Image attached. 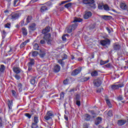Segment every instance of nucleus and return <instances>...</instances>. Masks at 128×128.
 <instances>
[{"instance_id":"nucleus-1","label":"nucleus","mask_w":128,"mask_h":128,"mask_svg":"<svg viewBox=\"0 0 128 128\" xmlns=\"http://www.w3.org/2000/svg\"><path fill=\"white\" fill-rule=\"evenodd\" d=\"M78 27V24H73L72 26L67 27L66 30V32L68 34H70L72 30H74L75 28Z\"/></svg>"},{"instance_id":"nucleus-2","label":"nucleus","mask_w":128,"mask_h":128,"mask_svg":"<svg viewBox=\"0 0 128 128\" xmlns=\"http://www.w3.org/2000/svg\"><path fill=\"white\" fill-rule=\"evenodd\" d=\"M82 66H80L73 70L71 74L72 76H78V74H80V72L82 70Z\"/></svg>"},{"instance_id":"nucleus-3","label":"nucleus","mask_w":128,"mask_h":128,"mask_svg":"<svg viewBox=\"0 0 128 128\" xmlns=\"http://www.w3.org/2000/svg\"><path fill=\"white\" fill-rule=\"evenodd\" d=\"M82 2L84 4H86V6H92L94 2V0H83Z\"/></svg>"},{"instance_id":"nucleus-4","label":"nucleus","mask_w":128,"mask_h":128,"mask_svg":"<svg viewBox=\"0 0 128 128\" xmlns=\"http://www.w3.org/2000/svg\"><path fill=\"white\" fill-rule=\"evenodd\" d=\"M100 44L103 46H110V40L109 39L102 40L100 42Z\"/></svg>"},{"instance_id":"nucleus-5","label":"nucleus","mask_w":128,"mask_h":128,"mask_svg":"<svg viewBox=\"0 0 128 128\" xmlns=\"http://www.w3.org/2000/svg\"><path fill=\"white\" fill-rule=\"evenodd\" d=\"M36 25L34 23H32L30 24V25L28 27V30L30 32H32L34 30H36Z\"/></svg>"},{"instance_id":"nucleus-6","label":"nucleus","mask_w":128,"mask_h":128,"mask_svg":"<svg viewBox=\"0 0 128 128\" xmlns=\"http://www.w3.org/2000/svg\"><path fill=\"white\" fill-rule=\"evenodd\" d=\"M92 16V12H88L84 14V20H88V18H90Z\"/></svg>"},{"instance_id":"nucleus-7","label":"nucleus","mask_w":128,"mask_h":128,"mask_svg":"<svg viewBox=\"0 0 128 128\" xmlns=\"http://www.w3.org/2000/svg\"><path fill=\"white\" fill-rule=\"evenodd\" d=\"M54 72H58L60 70V66L58 64H56L53 68Z\"/></svg>"},{"instance_id":"nucleus-8","label":"nucleus","mask_w":128,"mask_h":128,"mask_svg":"<svg viewBox=\"0 0 128 128\" xmlns=\"http://www.w3.org/2000/svg\"><path fill=\"white\" fill-rule=\"evenodd\" d=\"M126 123V120H118V124L120 126H124V124H125Z\"/></svg>"},{"instance_id":"nucleus-9","label":"nucleus","mask_w":128,"mask_h":128,"mask_svg":"<svg viewBox=\"0 0 128 128\" xmlns=\"http://www.w3.org/2000/svg\"><path fill=\"white\" fill-rule=\"evenodd\" d=\"M84 119L86 122H90V120H92V116L88 114H86L84 116Z\"/></svg>"},{"instance_id":"nucleus-10","label":"nucleus","mask_w":128,"mask_h":128,"mask_svg":"<svg viewBox=\"0 0 128 128\" xmlns=\"http://www.w3.org/2000/svg\"><path fill=\"white\" fill-rule=\"evenodd\" d=\"M16 52V49L14 48H10V50L8 51L7 53L9 56H12L14 52Z\"/></svg>"},{"instance_id":"nucleus-11","label":"nucleus","mask_w":128,"mask_h":128,"mask_svg":"<svg viewBox=\"0 0 128 128\" xmlns=\"http://www.w3.org/2000/svg\"><path fill=\"white\" fill-rule=\"evenodd\" d=\"M50 30V26H47L44 29L42 30V34H46L47 32H49Z\"/></svg>"},{"instance_id":"nucleus-12","label":"nucleus","mask_w":128,"mask_h":128,"mask_svg":"<svg viewBox=\"0 0 128 128\" xmlns=\"http://www.w3.org/2000/svg\"><path fill=\"white\" fill-rule=\"evenodd\" d=\"M94 84L95 86H100V84H102V82L98 80H94Z\"/></svg>"},{"instance_id":"nucleus-13","label":"nucleus","mask_w":128,"mask_h":128,"mask_svg":"<svg viewBox=\"0 0 128 128\" xmlns=\"http://www.w3.org/2000/svg\"><path fill=\"white\" fill-rule=\"evenodd\" d=\"M28 42H30V40H26L24 42H22L20 45V48H24V46H26V44H28Z\"/></svg>"},{"instance_id":"nucleus-14","label":"nucleus","mask_w":128,"mask_h":128,"mask_svg":"<svg viewBox=\"0 0 128 128\" xmlns=\"http://www.w3.org/2000/svg\"><path fill=\"white\" fill-rule=\"evenodd\" d=\"M114 50H119L120 49V46L118 44H115L113 46Z\"/></svg>"},{"instance_id":"nucleus-15","label":"nucleus","mask_w":128,"mask_h":128,"mask_svg":"<svg viewBox=\"0 0 128 128\" xmlns=\"http://www.w3.org/2000/svg\"><path fill=\"white\" fill-rule=\"evenodd\" d=\"M48 7L47 6H42L41 7L40 10L41 12H46V10H48Z\"/></svg>"},{"instance_id":"nucleus-16","label":"nucleus","mask_w":128,"mask_h":128,"mask_svg":"<svg viewBox=\"0 0 128 128\" xmlns=\"http://www.w3.org/2000/svg\"><path fill=\"white\" fill-rule=\"evenodd\" d=\"M102 119L101 117H98V118H96L95 121V124L96 126H98V124L102 122Z\"/></svg>"},{"instance_id":"nucleus-17","label":"nucleus","mask_w":128,"mask_h":128,"mask_svg":"<svg viewBox=\"0 0 128 128\" xmlns=\"http://www.w3.org/2000/svg\"><path fill=\"white\" fill-rule=\"evenodd\" d=\"M8 108L10 110H12V100H8Z\"/></svg>"},{"instance_id":"nucleus-18","label":"nucleus","mask_w":128,"mask_h":128,"mask_svg":"<svg viewBox=\"0 0 128 128\" xmlns=\"http://www.w3.org/2000/svg\"><path fill=\"white\" fill-rule=\"evenodd\" d=\"M105 100L106 102V104L107 106H108V108H112V103H110V101L108 98H106Z\"/></svg>"},{"instance_id":"nucleus-19","label":"nucleus","mask_w":128,"mask_h":128,"mask_svg":"<svg viewBox=\"0 0 128 128\" xmlns=\"http://www.w3.org/2000/svg\"><path fill=\"white\" fill-rule=\"evenodd\" d=\"M44 40H50V38H52L50 34L48 33V34H46V35H44Z\"/></svg>"},{"instance_id":"nucleus-20","label":"nucleus","mask_w":128,"mask_h":128,"mask_svg":"<svg viewBox=\"0 0 128 128\" xmlns=\"http://www.w3.org/2000/svg\"><path fill=\"white\" fill-rule=\"evenodd\" d=\"M22 32L24 36H28V30L26 28H22Z\"/></svg>"},{"instance_id":"nucleus-21","label":"nucleus","mask_w":128,"mask_h":128,"mask_svg":"<svg viewBox=\"0 0 128 128\" xmlns=\"http://www.w3.org/2000/svg\"><path fill=\"white\" fill-rule=\"evenodd\" d=\"M128 6L124 3H122L120 5V8L122 10H128Z\"/></svg>"},{"instance_id":"nucleus-22","label":"nucleus","mask_w":128,"mask_h":128,"mask_svg":"<svg viewBox=\"0 0 128 128\" xmlns=\"http://www.w3.org/2000/svg\"><path fill=\"white\" fill-rule=\"evenodd\" d=\"M34 64V60L30 59V62H28V66H32Z\"/></svg>"},{"instance_id":"nucleus-23","label":"nucleus","mask_w":128,"mask_h":128,"mask_svg":"<svg viewBox=\"0 0 128 128\" xmlns=\"http://www.w3.org/2000/svg\"><path fill=\"white\" fill-rule=\"evenodd\" d=\"M17 88L19 92H22V84H20V83H18V84Z\"/></svg>"},{"instance_id":"nucleus-24","label":"nucleus","mask_w":128,"mask_h":128,"mask_svg":"<svg viewBox=\"0 0 128 128\" xmlns=\"http://www.w3.org/2000/svg\"><path fill=\"white\" fill-rule=\"evenodd\" d=\"M122 86L120 84H115L112 86V88L113 90H118V88H122Z\"/></svg>"},{"instance_id":"nucleus-25","label":"nucleus","mask_w":128,"mask_h":128,"mask_svg":"<svg viewBox=\"0 0 128 128\" xmlns=\"http://www.w3.org/2000/svg\"><path fill=\"white\" fill-rule=\"evenodd\" d=\"M12 20H16L18 18V14L16 13L10 16Z\"/></svg>"},{"instance_id":"nucleus-26","label":"nucleus","mask_w":128,"mask_h":128,"mask_svg":"<svg viewBox=\"0 0 128 128\" xmlns=\"http://www.w3.org/2000/svg\"><path fill=\"white\" fill-rule=\"evenodd\" d=\"M6 70V66L4 64H2L0 67V74H2Z\"/></svg>"},{"instance_id":"nucleus-27","label":"nucleus","mask_w":128,"mask_h":128,"mask_svg":"<svg viewBox=\"0 0 128 128\" xmlns=\"http://www.w3.org/2000/svg\"><path fill=\"white\" fill-rule=\"evenodd\" d=\"M13 72L16 74H20V68L18 67H14L13 68Z\"/></svg>"},{"instance_id":"nucleus-28","label":"nucleus","mask_w":128,"mask_h":128,"mask_svg":"<svg viewBox=\"0 0 128 128\" xmlns=\"http://www.w3.org/2000/svg\"><path fill=\"white\" fill-rule=\"evenodd\" d=\"M92 76H98V72L96 70H94L91 72Z\"/></svg>"},{"instance_id":"nucleus-29","label":"nucleus","mask_w":128,"mask_h":128,"mask_svg":"<svg viewBox=\"0 0 128 128\" xmlns=\"http://www.w3.org/2000/svg\"><path fill=\"white\" fill-rule=\"evenodd\" d=\"M82 22V19L80 18H75L73 22Z\"/></svg>"},{"instance_id":"nucleus-30","label":"nucleus","mask_w":128,"mask_h":128,"mask_svg":"<svg viewBox=\"0 0 128 128\" xmlns=\"http://www.w3.org/2000/svg\"><path fill=\"white\" fill-rule=\"evenodd\" d=\"M40 58H44V56H46V51H44V50H40Z\"/></svg>"},{"instance_id":"nucleus-31","label":"nucleus","mask_w":128,"mask_h":128,"mask_svg":"<svg viewBox=\"0 0 128 128\" xmlns=\"http://www.w3.org/2000/svg\"><path fill=\"white\" fill-rule=\"evenodd\" d=\"M110 62V60H106L105 61H104V60H100V64L101 66H104V64H108V62Z\"/></svg>"},{"instance_id":"nucleus-32","label":"nucleus","mask_w":128,"mask_h":128,"mask_svg":"<svg viewBox=\"0 0 128 128\" xmlns=\"http://www.w3.org/2000/svg\"><path fill=\"white\" fill-rule=\"evenodd\" d=\"M58 62L62 66H64V60H58Z\"/></svg>"},{"instance_id":"nucleus-33","label":"nucleus","mask_w":128,"mask_h":128,"mask_svg":"<svg viewBox=\"0 0 128 128\" xmlns=\"http://www.w3.org/2000/svg\"><path fill=\"white\" fill-rule=\"evenodd\" d=\"M72 3H68L67 4H66L64 6L66 8H72Z\"/></svg>"},{"instance_id":"nucleus-34","label":"nucleus","mask_w":128,"mask_h":128,"mask_svg":"<svg viewBox=\"0 0 128 128\" xmlns=\"http://www.w3.org/2000/svg\"><path fill=\"white\" fill-rule=\"evenodd\" d=\"M10 26H12V24L10 22H8L4 24V28H10Z\"/></svg>"},{"instance_id":"nucleus-35","label":"nucleus","mask_w":128,"mask_h":128,"mask_svg":"<svg viewBox=\"0 0 128 128\" xmlns=\"http://www.w3.org/2000/svg\"><path fill=\"white\" fill-rule=\"evenodd\" d=\"M39 48H40V46H38V44H35L34 45V50H38Z\"/></svg>"},{"instance_id":"nucleus-36","label":"nucleus","mask_w":128,"mask_h":128,"mask_svg":"<svg viewBox=\"0 0 128 128\" xmlns=\"http://www.w3.org/2000/svg\"><path fill=\"white\" fill-rule=\"evenodd\" d=\"M89 112H90V114H91L93 116H92L93 118H96V112H94V110H90L89 111Z\"/></svg>"},{"instance_id":"nucleus-37","label":"nucleus","mask_w":128,"mask_h":128,"mask_svg":"<svg viewBox=\"0 0 128 128\" xmlns=\"http://www.w3.org/2000/svg\"><path fill=\"white\" fill-rule=\"evenodd\" d=\"M46 114H47V116H50V118H52V116H54V114H52V111H49L47 112Z\"/></svg>"},{"instance_id":"nucleus-38","label":"nucleus","mask_w":128,"mask_h":128,"mask_svg":"<svg viewBox=\"0 0 128 128\" xmlns=\"http://www.w3.org/2000/svg\"><path fill=\"white\" fill-rule=\"evenodd\" d=\"M104 10H110V8L108 7V5L106 4H104Z\"/></svg>"},{"instance_id":"nucleus-39","label":"nucleus","mask_w":128,"mask_h":128,"mask_svg":"<svg viewBox=\"0 0 128 128\" xmlns=\"http://www.w3.org/2000/svg\"><path fill=\"white\" fill-rule=\"evenodd\" d=\"M80 100V94H76L75 98V100Z\"/></svg>"},{"instance_id":"nucleus-40","label":"nucleus","mask_w":128,"mask_h":128,"mask_svg":"<svg viewBox=\"0 0 128 128\" xmlns=\"http://www.w3.org/2000/svg\"><path fill=\"white\" fill-rule=\"evenodd\" d=\"M44 118L46 120H52V117H50V116H48L46 114V115L44 116Z\"/></svg>"},{"instance_id":"nucleus-41","label":"nucleus","mask_w":128,"mask_h":128,"mask_svg":"<svg viewBox=\"0 0 128 128\" xmlns=\"http://www.w3.org/2000/svg\"><path fill=\"white\" fill-rule=\"evenodd\" d=\"M18 0H14V6H19L20 3H18V4H16L18 3Z\"/></svg>"},{"instance_id":"nucleus-42","label":"nucleus","mask_w":128,"mask_h":128,"mask_svg":"<svg viewBox=\"0 0 128 128\" xmlns=\"http://www.w3.org/2000/svg\"><path fill=\"white\" fill-rule=\"evenodd\" d=\"M2 37L3 38H6V30H3L2 31Z\"/></svg>"},{"instance_id":"nucleus-43","label":"nucleus","mask_w":128,"mask_h":128,"mask_svg":"<svg viewBox=\"0 0 128 128\" xmlns=\"http://www.w3.org/2000/svg\"><path fill=\"white\" fill-rule=\"evenodd\" d=\"M34 124H38V118L35 116L34 119Z\"/></svg>"},{"instance_id":"nucleus-44","label":"nucleus","mask_w":128,"mask_h":128,"mask_svg":"<svg viewBox=\"0 0 128 128\" xmlns=\"http://www.w3.org/2000/svg\"><path fill=\"white\" fill-rule=\"evenodd\" d=\"M30 20H32V16H28L26 18V22L28 24V22H30Z\"/></svg>"},{"instance_id":"nucleus-45","label":"nucleus","mask_w":128,"mask_h":128,"mask_svg":"<svg viewBox=\"0 0 128 128\" xmlns=\"http://www.w3.org/2000/svg\"><path fill=\"white\" fill-rule=\"evenodd\" d=\"M108 16H102L101 18H103V20H108Z\"/></svg>"},{"instance_id":"nucleus-46","label":"nucleus","mask_w":128,"mask_h":128,"mask_svg":"<svg viewBox=\"0 0 128 128\" xmlns=\"http://www.w3.org/2000/svg\"><path fill=\"white\" fill-rule=\"evenodd\" d=\"M68 34H64L62 36V40L64 42H66V36H68Z\"/></svg>"},{"instance_id":"nucleus-47","label":"nucleus","mask_w":128,"mask_h":128,"mask_svg":"<svg viewBox=\"0 0 128 128\" xmlns=\"http://www.w3.org/2000/svg\"><path fill=\"white\" fill-rule=\"evenodd\" d=\"M31 84H36V80L34 78H32L30 80Z\"/></svg>"},{"instance_id":"nucleus-48","label":"nucleus","mask_w":128,"mask_h":128,"mask_svg":"<svg viewBox=\"0 0 128 128\" xmlns=\"http://www.w3.org/2000/svg\"><path fill=\"white\" fill-rule=\"evenodd\" d=\"M104 5L102 4H98V10H104Z\"/></svg>"},{"instance_id":"nucleus-49","label":"nucleus","mask_w":128,"mask_h":128,"mask_svg":"<svg viewBox=\"0 0 128 128\" xmlns=\"http://www.w3.org/2000/svg\"><path fill=\"white\" fill-rule=\"evenodd\" d=\"M38 52L34 51L32 52V56H38Z\"/></svg>"},{"instance_id":"nucleus-50","label":"nucleus","mask_w":128,"mask_h":128,"mask_svg":"<svg viewBox=\"0 0 128 128\" xmlns=\"http://www.w3.org/2000/svg\"><path fill=\"white\" fill-rule=\"evenodd\" d=\"M32 128H38V124L36 123H32Z\"/></svg>"},{"instance_id":"nucleus-51","label":"nucleus","mask_w":128,"mask_h":128,"mask_svg":"<svg viewBox=\"0 0 128 128\" xmlns=\"http://www.w3.org/2000/svg\"><path fill=\"white\" fill-rule=\"evenodd\" d=\"M108 115L109 116H112V110H110L108 112Z\"/></svg>"},{"instance_id":"nucleus-52","label":"nucleus","mask_w":128,"mask_h":128,"mask_svg":"<svg viewBox=\"0 0 128 128\" xmlns=\"http://www.w3.org/2000/svg\"><path fill=\"white\" fill-rule=\"evenodd\" d=\"M25 116H26V118H32V115L28 113H26L25 114Z\"/></svg>"},{"instance_id":"nucleus-53","label":"nucleus","mask_w":128,"mask_h":128,"mask_svg":"<svg viewBox=\"0 0 128 128\" xmlns=\"http://www.w3.org/2000/svg\"><path fill=\"white\" fill-rule=\"evenodd\" d=\"M75 101L76 102V104L78 106H80V100H76Z\"/></svg>"},{"instance_id":"nucleus-54","label":"nucleus","mask_w":128,"mask_h":128,"mask_svg":"<svg viewBox=\"0 0 128 128\" xmlns=\"http://www.w3.org/2000/svg\"><path fill=\"white\" fill-rule=\"evenodd\" d=\"M68 58V56L66 54H64L63 56H62V60H66Z\"/></svg>"},{"instance_id":"nucleus-55","label":"nucleus","mask_w":128,"mask_h":128,"mask_svg":"<svg viewBox=\"0 0 128 128\" xmlns=\"http://www.w3.org/2000/svg\"><path fill=\"white\" fill-rule=\"evenodd\" d=\"M48 44H52V38L48 39V40H46Z\"/></svg>"},{"instance_id":"nucleus-56","label":"nucleus","mask_w":128,"mask_h":128,"mask_svg":"<svg viewBox=\"0 0 128 128\" xmlns=\"http://www.w3.org/2000/svg\"><path fill=\"white\" fill-rule=\"evenodd\" d=\"M15 78H16V80H20V76L18 74H16L14 76Z\"/></svg>"},{"instance_id":"nucleus-57","label":"nucleus","mask_w":128,"mask_h":128,"mask_svg":"<svg viewBox=\"0 0 128 128\" xmlns=\"http://www.w3.org/2000/svg\"><path fill=\"white\" fill-rule=\"evenodd\" d=\"M64 98V93L62 92L60 94V98Z\"/></svg>"},{"instance_id":"nucleus-58","label":"nucleus","mask_w":128,"mask_h":128,"mask_svg":"<svg viewBox=\"0 0 128 128\" xmlns=\"http://www.w3.org/2000/svg\"><path fill=\"white\" fill-rule=\"evenodd\" d=\"M63 82L64 84H68V79H66L64 80Z\"/></svg>"},{"instance_id":"nucleus-59","label":"nucleus","mask_w":128,"mask_h":128,"mask_svg":"<svg viewBox=\"0 0 128 128\" xmlns=\"http://www.w3.org/2000/svg\"><path fill=\"white\" fill-rule=\"evenodd\" d=\"M90 76H88V77H85L84 78V82H88V80H90Z\"/></svg>"},{"instance_id":"nucleus-60","label":"nucleus","mask_w":128,"mask_h":128,"mask_svg":"<svg viewBox=\"0 0 128 128\" xmlns=\"http://www.w3.org/2000/svg\"><path fill=\"white\" fill-rule=\"evenodd\" d=\"M104 90V88H100L97 90V92H102Z\"/></svg>"},{"instance_id":"nucleus-61","label":"nucleus","mask_w":128,"mask_h":128,"mask_svg":"<svg viewBox=\"0 0 128 128\" xmlns=\"http://www.w3.org/2000/svg\"><path fill=\"white\" fill-rule=\"evenodd\" d=\"M106 68H112V64H110V63L106 65Z\"/></svg>"},{"instance_id":"nucleus-62","label":"nucleus","mask_w":128,"mask_h":128,"mask_svg":"<svg viewBox=\"0 0 128 128\" xmlns=\"http://www.w3.org/2000/svg\"><path fill=\"white\" fill-rule=\"evenodd\" d=\"M118 100H124V98H122V96H120L118 97Z\"/></svg>"},{"instance_id":"nucleus-63","label":"nucleus","mask_w":128,"mask_h":128,"mask_svg":"<svg viewBox=\"0 0 128 128\" xmlns=\"http://www.w3.org/2000/svg\"><path fill=\"white\" fill-rule=\"evenodd\" d=\"M40 44H46V40H42L40 41Z\"/></svg>"},{"instance_id":"nucleus-64","label":"nucleus","mask_w":128,"mask_h":128,"mask_svg":"<svg viewBox=\"0 0 128 128\" xmlns=\"http://www.w3.org/2000/svg\"><path fill=\"white\" fill-rule=\"evenodd\" d=\"M66 4V1H62L60 3H59V6H62V4Z\"/></svg>"}]
</instances>
